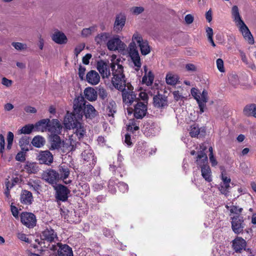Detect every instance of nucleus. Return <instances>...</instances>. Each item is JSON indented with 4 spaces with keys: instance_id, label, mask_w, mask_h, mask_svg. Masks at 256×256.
I'll return each instance as SVG.
<instances>
[{
    "instance_id": "1",
    "label": "nucleus",
    "mask_w": 256,
    "mask_h": 256,
    "mask_svg": "<svg viewBox=\"0 0 256 256\" xmlns=\"http://www.w3.org/2000/svg\"><path fill=\"white\" fill-rule=\"evenodd\" d=\"M73 114L68 112L64 117V124L66 128L74 130V134L78 138H83L86 130L79 120L84 114L86 118H92L97 114L94 108L90 104H86L82 96H78L74 100Z\"/></svg>"
},
{
    "instance_id": "2",
    "label": "nucleus",
    "mask_w": 256,
    "mask_h": 256,
    "mask_svg": "<svg viewBox=\"0 0 256 256\" xmlns=\"http://www.w3.org/2000/svg\"><path fill=\"white\" fill-rule=\"evenodd\" d=\"M110 68L112 70L113 77L112 83L114 86L122 91V100L125 104L131 105L134 102L136 101V94L133 92V87L130 83H126L124 76L123 74V66L120 62V58L112 54L110 57Z\"/></svg>"
},
{
    "instance_id": "3",
    "label": "nucleus",
    "mask_w": 256,
    "mask_h": 256,
    "mask_svg": "<svg viewBox=\"0 0 256 256\" xmlns=\"http://www.w3.org/2000/svg\"><path fill=\"white\" fill-rule=\"evenodd\" d=\"M232 17L244 40L250 44H254V38L248 27L242 20L240 14L239 9L236 6H234L232 8Z\"/></svg>"
},
{
    "instance_id": "4",
    "label": "nucleus",
    "mask_w": 256,
    "mask_h": 256,
    "mask_svg": "<svg viewBox=\"0 0 256 256\" xmlns=\"http://www.w3.org/2000/svg\"><path fill=\"white\" fill-rule=\"evenodd\" d=\"M190 92L192 96L198 104L200 114L203 113L206 108V104L208 100V92L204 90L202 92H200L198 89L193 88L191 89Z\"/></svg>"
},
{
    "instance_id": "5",
    "label": "nucleus",
    "mask_w": 256,
    "mask_h": 256,
    "mask_svg": "<svg viewBox=\"0 0 256 256\" xmlns=\"http://www.w3.org/2000/svg\"><path fill=\"white\" fill-rule=\"evenodd\" d=\"M130 43H134V46H136L137 44L143 56H146L150 52V47L148 40H144L142 34L138 32H136L132 35Z\"/></svg>"
},
{
    "instance_id": "6",
    "label": "nucleus",
    "mask_w": 256,
    "mask_h": 256,
    "mask_svg": "<svg viewBox=\"0 0 256 256\" xmlns=\"http://www.w3.org/2000/svg\"><path fill=\"white\" fill-rule=\"evenodd\" d=\"M106 46L110 51L118 50L120 52H122L125 50L126 46L120 40L118 35H114L111 36L110 37Z\"/></svg>"
},
{
    "instance_id": "7",
    "label": "nucleus",
    "mask_w": 256,
    "mask_h": 256,
    "mask_svg": "<svg viewBox=\"0 0 256 256\" xmlns=\"http://www.w3.org/2000/svg\"><path fill=\"white\" fill-rule=\"evenodd\" d=\"M57 234L54 232V230L51 228H46L40 234V240H36L41 247H46L45 241L48 242H54L56 240H58Z\"/></svg>"
},
{
    "instance_id": "8",
    "label": "nucleus",
    "mask_w": 256,
    "mask_h": 256,
    "mask_svg": "<svg viewBox=\"0 0 256 256\" xmlns=\"http://www.w3.org/2000/svg\"><path fill=\"white\" fill-rule=\"evenodd\" d=\"M128 115L134 113V116L138 119H142L144 118L147 112V106L144 102H138L134 106V109L132 108H128Z\"/></svg>"
},
{
    "instance_id": "9",
    "label": "nucleus",
    "mask_w": 256,
    "mask_h": 256,
    "mask_svg": "<svg viewBox=\"0 0 256 256\" xmlns=\"http://www.w3.org/2000/svg\"><path fill=\"white\" fill-rule=\"evenodd\" d=\"M134 43H130L128 47V54L136 67L135 70L138 71L141 67L142 63L138 52L136 46H134Z\"/></svg>"
},
{
    "instance_id": "10",
    "label": "nucleus",
    "mask_w": 256,
    "mask_h": 256,
    "mask_svg": "<svg viewBox=\"0 0 256 256\" xmlns=\"http://www.w3.org/2000/svg\"><path fill=\"white\" fill-rule=\"evenodd\" d=\"M20 218L22 224L29 228H33L36 226V216L32 212H22L20 215Z\"/></svg>"
},
{
    "instance_id": "11",
    "label": "nucleus",
    "mask_w": 256,
    "mask_h": 256,
    "mask_svg": "<svg viewBox=\"0 0 256 256\" xmlns=\"http://www.w3.org/2000/svg\"><path fill=\"white\" fill-rule=\"evenodd\" d=\"M50 250H57L58 256H73L72 248L67 244L58 242L56 244H52Z\"/></svg>"
},
{
    "instance_id": "12",
    "label": "nucleus",
    "mask_w": 256,
    "mask_h": 256,
    "mask_svg": "<svg viewBox=\"0 0 256 256\" xmlns=\"http://www.w3.org/2000/svg\"><path fill=\"white\" fill-rule=\"evenodd\" d=\"M42 177L45 181L51 184H56L60 180L59 174L53 170H48L44 172Z\"/></svg>"
},
{
    "instance_id": "13",
    "label": "nucleus",
    "mask_w": 256,
    "mask_h": 256,
    "mask_svg": "<svg viewBox=\"0 0 256 256\" xmlns=\"http://www.w3.org/2000/svg\"><path fill=\"white\" fill-rule=\"evenodd\" d=\"M40 164H50L53 162V156L48 150L40 151L36 156Z\"/></svg>"
},
{
    "instance_id": "14",
    "label": "nucleus",
    "mask_w": 256,
    "mask_h": 256,
    "mask_svg": "<svg viewBox=\"0 0 256 256\" xmlns=\"http://www.w3.org/2000/svg\"><path fill=\"white\" fill-rule=\"evenodd\" d=\"M96 68L102 78H108L110 76L111 72L110 66L107 62L104 60L98 62L96 64Z\"/></svg>"
},
{
    "instance_id": "15",
    "label": "nucleus",
    "mask_w": 256,
    "mask_h": 256,
    "mask_svg": "<svg viewBox=\"0 0 256 256\" xmlns=\"http://www.w3.org/2000/svg\"><path fill=\"white\" fill-rule=\"evenodd\" d=\"M126 21V17L124 14L116 15L114 24V31L116 32H121L125 25Z\"/></svg>"
},
{
    "instance_id": "16",
    "label": "nucleus",
    "mask_w": 256,
    "mask_h": 256,
    "mask_svg": "<svg viewBox=\"0 0 256 256\" xmlns=\"http://www.w3.org/2000/svg\"><path fill=\"white\" fill-rule=\"evenodd\" d=\"M70 190L64 186L59 185L56 188V198L64 202L68 199Z\"/></svg>"
},
{
    "instance_id": "17",
    "label": "nucleus",
    "mask_w": 256,
    "mask_h": 256,
    "mask_svg": "<svg viewBox=\"0 0 256 256\" xmlns=\"http://www.w3.org/2000/svg\"><path fill=\"white\" fill-rule=\"evenodd\" d=\"M232 218V226L233 231L236 234L242 232L244 228L242 220L238 216H233Z\"/></svg>"
},
{
    "instance_id": "18",
    "label": "nucleus",
    "mask_w": 256,
    "mask_h": 256,
    "mask_svg": "<svg viewBox=\"0 0 256 256\" xmlns=\"http://www.w3.org/2000/svg\"><path fill=\"white\" fill-rule=\"evenodd\" d=\"M86 80L91 85H96L100 81V76L96 71L91 70L86 75Z\"/></svg>"
},
{
    "instance_id": "19",
    "label": "nucleus",
    "mask_w": 256,
    "mask_h": 256,
    "mask_svg": "<svg viewBox=\"0 0 256 256\" xmlns=\"http://www.w3.org/2000/svg\"><path fill=\"white\" fill-rule=\"evenodd\" d=\"M52 38L56 43L62 44L67 42L68 39L64 34L59 30H56L52 34Z\"/></svg>"
},
{
    "instance_id": "20",
    "label": "nucleus",
    "mask_w": 256,
    "mask_h": 256,
    "mask_svg": "<svg viewBox=\"0 0 256 256\" xmlns=\"http://www.w3.org/2000/svg\"><path fill=\"white\" fill-rule=\"evenodd\" d=\"M62 129V126L58 120H52L50 122L48 131L52 134H60Z\"/></svg>"
},
{
    "instance_id": "21",
    "label": "nucleus",
    "mask_w": 256,
    "mask_h": 256,
    "mask_svg": "<svg viewBox=\"0 0 256 256\" xmlns=\"http://www.w3.org/2000/svg\"><path fill=\"white\" fill-rule=\"evenodd\" d=\"M154 104L157 108H164L168 106L167 98L162 94L155 96L153 98Z\"/></svg>"
},
{
    "instance_id": "22",
    "label": "nucleus",
    "mask_w": 256,
    "mask_h": 256,
    "mask_svg": "<svg viewBox=\"0 0 256 256\" xmlns=\"http://www.w3.org/2000/svg\"><path fill=\"white\" fill-rule=\"evenodd\" d=\"M50 120L48 118L42 119L38 121L34 125L35 130L38 132H44L47 130H48V126H50Z\"/></svg>"
},
{
    "instance_id": "23",
    "label": "nucleus",
    "mask_w": 256,
    "mask_h": 256,
    "mask_svg": "<svg viewBox=\"0 0 256 256\" xmlns=\"http://www.w3.org/2000/svg\"><path fill=\"white\" fill-rule=\"evenodd\" d=\"M232 246L236 252H240L244 250L246 246V242L243 238L238 237L232 242Z\"/></svg>"
},
{
    "instance_id": "24",
    "label": "nucleus",
    "mask_w": 256,
    "mask_h": 256,
    "mask_svg": "<svg viewBox=\"0 0 256 256\" xmlns=\"http://www.w3.org/2000/svg\"><path fill=\"white\" fill-rule=\"evenodd\" d=\"M178 76L174 73L168 72L166 76V82L167 84L172 86H176L179 82Z\"/></svg>"
},
{
    "instance_id": "25",
    "label": "nucleus",
    "mask_w": 256,
    "mask_h": 256,
    "mask_svg": "<svg viewBox=\"0 0 256 256\" xmlns=\"http://www.w3.org/2000/svg\"><path fill=\"white\" fill-rule=\"evenodd\" d=\"M20 200L24 204H31L33 201L32 194L26 190H22L20 194Z\"/></svg>"
},
{
    "instance_id": "26",
    "label": "nucleus",
    "mask_w": 256,
    "mask_h": 256,
    "mask_svg": "<svg viewBox=\"0 0 256 256\" xmlns=\"http://www.w3.org/2000/svg\"><path fill=\"white\" fill-rule=\"evenodd\" d=\"M112 34L109 32H101L95 37V41L98 44H107Z\"/></svg>"
},
{
    "instance_id": "27",
    "label": "nucleus",
    "mask_w": 256,
    "mask_h": 256,
    "mask_svg": "<svg viewBox=\"0 0 256 256\" xmlns=\"http://www.w3.org/2000/svg\"><path fill=\"white\" fill-rule=\"evenodd\" d=\"M62 142L60 137L56 134H54L50 138V149L54 150L61 148Z\"/></svg>"
},
{
    "instance_id": "28",
    "label": "nucleus",
    "mask_w": 256,
    "mask_h": 256,
    "mask_svg": "<svg viewBox=\"0 0 256 256\" xmlns=\"http://www.w3.org/2000/svg\"><path fill=\"white\" fill-rule=\"evenodd\" d=\"M106 114L109 117L114 118V114L116 112V104L113 100L108 102L106 108Z\"/></svg>"
},
{
    "instance_id": "29",
    "label": "nucleus",
    "mask_w": 256,
    "mask_h": 256,
    "mask_svg": "<svg viewBox=\"0 0 256 256\" xmlns=\"http://www.w3.org/2000/svg\"><path fill=\"white\" fill-rule=\"evenodd\" d=\"M58 170L60 179H62L66 184H70L71 182L70 180H64L68 178L70 174L69 169L65 166H59Z\"/></svg>"
},
{
    "instance_id": "30",
    "label": "nucleus",
    "mask_w": 256,
    "mask_h": 256,
    "mask_svg": "<svg viewBox=\"0 0 256 256\" xmlns=\"http://www.w3.org/2000/svg\"><path fill=\"white\" fill-rule=\"evenodd\" d=\"M16 182V178H14L11 180V182L8 179H6V190L4 192L5 195L6 197V200L10 203L12 202V199L10 194V190L12 188Z\"/></svg>"
},
{
    "instance_id": "31",
    "label": "nucleus",
    "mask_w": 256,
    "mask_h": 256,
    "mask_svg": "<svg viewBox=\"0 0 256 256\" xmlns=\"http://www.w3.org/2000/svg\"><path fill=\"white\" fill-rule=\"evenodd\" d=\"M82 156L84 160L89 162L90 164L92 163V164L96 163L94 153L92 150H86L82 152Z\"/></svg>"
},
{
    "instance_id": "32",
    "label": "nucleus",
    "mask_w": 256,
    "mask_h": 256,
    "mask_svg": "<svg viewBox=\"0 0 256 256\" xmlns=\"http://www.w3.org/2000/svg\"><path fill=\"white\" fill-rule=\"evenodd\" d=\"M85 97L90 101L95 100L98 96L97 92L92 88H87L84 90Z\"/></svg>"
},
{
    "instance_id": "33",
    "label": "nucleus",
    "mask_w": 256,
    "mask_h": 256,
    "mask_svg": "<svg viewBox=\"0 0 256 256\" xmlns=\"http://www.w3.org/2000/svg\"><path fill=\"white\" fill-rule=\"evenodd\" d=\"M196 164L197 165L202 168L205 166H208V157L206 154L204 152H200L198 155L196 160Z\"/></svg>"
},
{
    "instance_id": "34",
    "label": "nucleus",
    "mask_w": 256,
    "mask_h": 256,
    "mask_svg": "<svg viewBox=\"0 0 256 256\" xmlns=\"http://www.w3.org/2000/svg\"><path fill=\"white\" fill-rule=\"evenodd\" d=\"M201 172L202 176L206 181L210 182L212 180V172L208 165L202 166Z\"/></svg>"
},
{
    "instance_id": "35",
    "label": "nucleus",
    "mask_w": 256,
    "mask_h": 256,
    "mask_svg": "<svg viewBox=\"0 0 256 256\" xmlns=\"http://www.w3.org/2000/svg\"><path fill=\"white\" fill-rule=\"evenodd\" d=\"M23 170L28 174H35L38 170V166L36 162H27Z\"/></svg>"
},
{
    "instance_id": "36",
    "label": "nucleus",
    "mask_w": 256,
    "mask_h": 256,
    "mask_svg": "<svg viewBox=\"0 0 256 256\" xmlns=\"http://www.w3.org/2000/svg\"><path fill=\"white\" fill-rule=\"evenodd\" d=\"M244 113L246 116H252L256 118V104L246 106L244 110Z\"/></svg>"
},
{
    "instance_id": "37",
    "label": "nucleus",
    "mask_w": 256,
    "mask_h": 256,
    "mask_svg": "<svg viewBox=\"0 0 256 256\" xmlns=\"http://www.w3.org/2000/svg\"><path fill=\"white\" fill-rule=\"evenodd\" d=\"M46 140L44 138L40 136H35L32 141V144L38 148L42 147L45 144Z\"/></svg>"
},
{
    "instance_id": "38",
    "label": "nucleus",
    "mask_w": 256,
    "mask_h": 256,
    "mask_svg": "<svg viewBox=\"0 0 256 256\" xmlns=\"http://www.w3.org/2000/svg\"><path fill=\"white\" fill-rule=\"evenodd\" d=\"M154 80V76L152 71L148 72L147 74H145L142 78V82L143 84H146L148 86L152 84Z\"/></svg>"
},
{
    "instance_id": "39",
    "label": "nucleus",
    "mask_w": 256,
    "mask_h": 256,
    "mask_svg": "<svg viewBox=\"0 0 256 256\" xmlns=\"http://www.w3.org/2000/svg\"><path fill=\"white\" fill-rule=\"evenodd\" d=\"M30 144L29 138L24 136L20 139L19 141V145L21 148L22 150L28 152V146Z\"/></svg>"
},
{
    "instance_id": "40",
    "label": "nucleus",
    "mask_w": 256,
    "mask_h": 256,
    "mask_svg": "<svg viewBox=\"0 0 256 256\" xmlns=\"http://www.w3.org/2000/svg\"><path fill=\"white\" fill-rule=\"evenodd\" d=\"M68 138L66 139L62 142L61 150L64 153H68L74 150V147L70 146V142Z\"/></svg>"
},
{
    "instance_id": "41",
    "label": "nucleus",
    "mask_w": 256,
    "mask_h": 256,
    "mask_svg": "<svg viewBox=\"0 0 256 256\" xmlns=\"http://www.w3.org/2000/svg\"><path fill=\"white\" fill-rule=\"evenodd\" d=\"M35 130L34 126L33 124H27L23 126L19 131L20 134H30L33 130Z\"/></svg>"
},
{
    "instance_id": "42",
    "label": "nucleus",
    "mask_w": 256,
    "mask_h": 256,
    "mask_svg": "<svg viewBox=\"0 0 256 256\" xmlns=\"http://www.w3.org/2000/svg\"><path fill=\"white\" fill-rule=\"evenodd\" d=\"M14 138V134L11 132H8L7 134L6 141H7V145L6 146V150H10L12 146L13 141Z\"/></svg>"
},
{
    "instance_id": "43",
    "label": "nucleus",
    "mask_w": 256,
    "mask_h": 256,
    "mask_svg": "<svg viewBox=\"0 0 256 256\" xmlns=\"http://www.w3.org/2000/svg\"><path fill=\"white\" fill-rule=\"evenodd\" d=\"M28 185L30 188L34 190H38L40 188V182L38 180H30L28 182Z\"/></svg>"
},
{
    "instance_id": "44",
    "label": "nucleus",
    "mask_w": 256,
    "mask_h": 256,
    "mask_svg": "<svg viewBox=\"0 0 256 256\" xmlns=\"http://www.w3.org/2000/svg\"><path fill=\"white\" fill-rule=\"evenodd\" d=\"M96 29L94 26H92L88 28H84L81 32V35L84 38H86L90 36L94 32Z\"/></svg>"
},
{
    "instance_id": "45",
    "label": "nucleus",
    "mask_w": 256,
    "mask_h": 256,
    "mask_svg": "<svg viewBox=\"0 0 256 256\" xmlns=\"http://www.w3.org/2000/svg\"><path fill=\"white\" fill-rule=\"evenodd\" d=\"M84 43H80L78 44L74 50V54L76 56H78V55L82 52L85 48Z\"/></svg>"
},
{
    "instance_id": "46",
    "label": "nucleus",
    "mask_w": 256,
    "mask_h": 256,
    "mask_svg": "<svg viewBox=\"0 0 256 256\" xmlns=\"http://www.w3.org/2000/svg\"><path fill=\"white\" fill-rule=\"evenodd\" d=\"M190 134L192 137H196L198 136L200 134L198 127L196 124L192 125L190 128Z\"/></svg>"
},
{
    "instance_id": "47",
    "label": "nucleus",
    "mask_w": 256,
    "mask_h": 256,
    "mask_svg": "<svg viewBox=\"0 0 256 256\" xmlns=\"http://www.w3.org/2000/svg\"><path fill=\"white\" fill-rule=\"evenodd\" d=\"M228 209L231 214H240L242 210V208H238L236 206H226Z\"/></svg>"
},
{
    "instance_id": "48",
    "label": "nucleus",
    "mask_w": 256,
    "mask_h": 256,
    "mask_svg": "<svg viewBox=\"0 0 256 256\" xmlns=\"http://www.w3.org/2000/svg\"><path fill=\"white\" fill-rule=\"evenodd\" d=\"M74 136L72 135L71 136H69V138H68V140H69L70 142V146H72V147H74V150L76 148H78V146L80 145V143L76 142V140H75Z\"/></svg>"
},
{
    "instance_id": "49",
    "label": "nucleus",
    "mask_w": 256,
    "mask_h": 256,
    "mask_svg": "<svg viewBox=\"0 0 256 256\" xmlns=\"http://www.w3.org/2000/svg\"><path fill=\"white\" fill-rule=\"evenodd\" d=\"M174 99L176 101L184 100L185 97L178 90H176L172 92Z\"/></svg>"
},
{
    "instance_id": "50",
    "label": "nucleus",
    "mask_w": 256,
    "mask_h": 256,
    "mask_svg": "<svg viewBox=\"0 0 256 256\" xmlns=\"http://www.w3.org/2000/svg\"><path fill=\"white\" fill-rule=\"evenodd\" d=\"M230 188V184H222L221 185V186H220L219 189H220V192L222 194H224L226 196V195H227V194L228 192V190H229Z\"/></svg>"
},
{
    "instance_id": "51",
    "label": "nucleus",
    "mask_w": 256,
    "mask_h": 256,
    "mask_svg": "<svg viewBox=\"0 0 256 256\" xmlns=\"http://www.w3.org/2000/svg\"><path fill=\"white\" fill-rule=\"evenodd\" d=\"M216 66L218 70L221 72H224V62L222 59L218 58L216 62Z\"/></svg>"
},
{
    "instance_id": "52",
    "label": "nucleus",
    "mask_w": 256,
    "mask_h": 256,
    "mask_svg": "<svg viewBox=\"0 0 256 256\" xmlns=\"http://www.w3.org/2000/svg\"><path fill=\"white\" fill-rule=\"evenodd\" d=\"M5 150V139L2 134H0V153L3 154Z\"/></svg>"
},
{
    "instance_id": "53",
    "label": "nucleus",
    "mask_w": 256,
    "mask_h": 256,
    "mask_svg": "<svg viewBox=\"0 0 256 256\" xmlns=\"http://www.w3.org/2000/svg\"><path fill=\"white\" fill-rule=\"evenodd\" d=\"M118 188L120 192L124 193L128 190V186L124 182H120L118 184Z\"/></svg>"
},
{
    "instance_id": "54",
    "label": "nucleus",
    "mask_w": 256,
    "mask_h": 256,
    "mask_svg": "<svg viewBox=\"0 0 256 256\" xmlns=\"http://www.w3.org/2000/svg\"><path fill=\"white\" fill-rule=\"evenodd\" d=\"M27 152L22 150L17 154V160L24 162L26 160V153Z\"/></svg>"
},
{
    "instance_id": "55",
    "label": "nucleus",
    "mask_w": 256,
    "mask_h": 256,
    "mask_svg": "<svg viewBox=\"0 0 256 256\" xmlns=\"http://www.w3.org/2000/svg\"><path fill=\"white\" fill-rule=\"evenodd\" d=\"M132 12L135 14H139L142 12L144 8L142 6H135L132 8Z\"/></svg>"
},
{
    "instance_id": "56",
    "label": "nucleus",
    "mask_w": 256,
    "mask_h": 256,
    "mask_svg": "<svg viewBox=\"0 0 256 256\" xmlns=\"http://www.w3.org/2000/svg\"><path fill=\"white\" fill-rule=\"evenodd\" d=\"M86 72V68L82 66H79L78 68V76L81 80H84V74Z\"/></svg>"
},
{
    "instance_id": "57",
    "label": "nucleus",
    "mask_w": 256,
    "mask_h": 256,
    "mask_svg": "<svg viewBox=\"0 0 256 256\" xmlns=\"http://www.w3.org/2000/svg\"><path fill=\"white\" fill-rule=\"evenodd\" d=\"M194 20V16L190 14L186 15L184 18V20L188 24L192 23Z\"/></svg>"
},
{
    "instance_id": "58",
    "label": "nucleus",
    "mask_w": 256,
    "mask_h": 256,
    "mask_svg": "<svg viewBox=\"0 0 256 256\" xmlns=\"http://www.w3.org/2000/svg\"><path fill=\"white\" fill-rule=\"evenodd\" d=\"M206 31L208 40L213 38V30L211 28L207 27Z\"/></svg>"
},
{
    "instance_id": "59",
    "label": "nucleus",
    "mask_w": 256,
    "mask_h": 256,
    "mask_svg": "<svg viewBox=\"0 0 256 256\" xmlns=\"http://www.w3.org/2000/svg\"><path fill=\"white\" fill-rule=\"evenodd\" d=\"M127 128L128 130L133 132L138 130L139 128L138 126L134 124L132 122V123H130L128 125Z\"/></svg>"
},
{
    "instance_id": "60",
    "label": "nucleus",
    "mask_w": 256,
    "mask_h": 256,
    "mask_svg": "<svg viewBox=\"0 0 256 256\" xmlns=\"http://www.w3.org/2000/svg\"><path fill=\"white\" fill-rule=\"evenodd\" d=\"M221 177H222V182H223V184H230V181H231V180L230 178H228V176H226L224 173L223 172H222V174H221Z\"/></svg>"
},
{
    "instance_id": "61",
    "label": "nucleus",
    "mask_w": 256,
    "mask_h": 256,
    "mask_svg": "<svg viewBox=\"0 0 256 256\" xmlns=\"http://www.w3.org/2000/svg\"><path fill=\"white\" fill-rule=\"evenodd\" d=\"M92 56L90 54H87L82 58V62L84 64H88L90 62L89 60L91 58Z\"/></svg>"
},
{
    "instance_id": "62",
    "label": "nucleus",
    "mask_w": 256,
    "mask_h": 256,
    "mask_svg": "<svg viewBox=\"0 0 256 256\" xmlns=\"http://www.w3.org/2000/svg\"><path fill=\"white\" fill-rule=\"evenodd\" d=\"M99 96L102 99H104L107 96V92L103 88H100L98 90Z\"/></svg>"
},
{
    "instance_id": "63",
    "label": "nucleus",
    "mask_w": 256,
    "mask_h": 256,
    "mask_svg": "<svg viewBox=\"0 0 256 256\" xmlns=\"http://www.w3.org/2000/svg\"><path fill=\"white\" fill-rule=\"evenodd\" d=\"M27 48V45L24 43L17 42V50H24Z\"/></svg>"
},
{
    "instance_id": "64",
    "label": "nucleus",
    "mask_w": 256,
    "mask_h": 256,
    "mask_svg": "<svg viewBox=\"0 0 256 256\" xmlns=\"http://www.w3.org/2000/svg\"><path fill=\"white\" fill-rule=\"evenodd\" d=\"M210 157V161L211 163V164L212 166H214L217 165L218 162L216 161V160L214 158L213 154H209Z\"/></svg>"
}]
</instances>
